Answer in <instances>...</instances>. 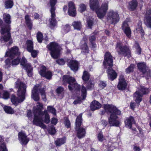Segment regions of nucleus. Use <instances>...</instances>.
I'll return each instance as SVG.
<instances>
[{"label":"nucleus","mask_w":151,"mask_h":151,"mask_svg":"<svg viewBox=\"0 0 151 151\" xmlns=\"http://www.w3.org/2000/svg\"><path fill=\"white\" fill-rule=\"evenodd\" d=\"M43 108V104L39 102H37L36 105L34 107L33 114L34 118L33 123L42 128L45 129L46 126L43 122L48 124L50 121V117L47 110L42 111Z\"/></svg>","instance_id":"1"},{"label":"nucleus","mask_w":151,"mask_h":151,"mask_svg":"<svg viewBox=\"0 0 151 151\" xmlns=\"http://www.w3.org/2000/svg\"><path fill=\"white\" fill-rule=\"evenodd\" d=\"M104 108L108 115H110L108 118V122L110 126L118 127L120 123L117 119L118 115L121 114V111L118 110L116 107L112 105H105Z\"/></svg>","instance_id":"2"},{"label":"nucleus","mask_w":151,"mask_h":151,"mask_svg":"<svg viewBox=\"0 0 151 151\" xmlns=\"http://www.w3.org/2000/svg\"><path fill=\"white\" fill-rule=\"evenodd\" d=\"M15 87L18 89L17 92L18 97H17L15 96L12 95L11 100L12 103L17 105V103L21 102L24 100L27 87L24 83L19 80L16 82Z\"/></svg>","instance_id":"3"},{"label":"nucleus","mask_w":151,"mask_h":151,"mask_svg":"<svg viewBox=\"0 0 151 151\" xmlns=\"http://www.w3.org/2000/svg\"><path fill=\"white\" fill-rule=\"evenodd\" d=\"M112 57L110 53L106 52L105 55L103 65L104 68L108 69L107 71L108 77L110 79L113 81L117 77V74L115 71L112 69L113 66Z\"/></svg>","instance_id":"4"},{"label":"nucleus","mask_w":151,"mask_h":151,"mask_svg":"<svg viewBox=\"0 0 151 151\" xmlns=\"http://www.w3.org/2000/svg\"><path fill=\"white\" fill-rule=\"evenodd\" d=\"M108 3H103L100 8H99V3L98 0H90L91 9L95 10L97 17L100 19H102L105 15L108 9Z\"/></svg>","instance_id":"5"},{"label":"nucleus","mask_w":151,"mask_h":151,"mask_svg":"<svg viewBox=\"0 0 151 151\" xmlns=\"http://www.w3.org/2000/svg\"><path fill=\"white\" fill-rule=\"evenodd\" d=\"M63 80L64 83L69 84L68 87L70 91L76 92L80 91L81 86L76 83L74 78L68 75H64L63 76Z\"/></svg>","instance_id":"6"},{"label":"nucleus","mask_w":151,"mask_h":151,"mask_svg":"<svg viewBox=\"0 0 151 151\" xmlns=\"http://www.w3.org/2000/svg\"><path fill=\"white\" fill-rule=\"evenodd\" d=\"M82 123V114L77 117L75 122V129L77 131V136L80 139L85 136L86 131L84 128L80 127Z\"/></svg>","instance_id":"7"},{"label":"nucleus","mask_w":151,"mask_h":151,"mask_svg":"<svg viewBox=\"0 0 151 151\" xmlns=\"http://www.w3.org/2000/svg\"><path fill=\"white\" fill-rule=\"evenodd\" d=\"M10 25L3 24L1 27L0 32L2 35L6 33V35L2 36L0 38V41L1 42H7L11 39L10 30Z\"/></svg>","instance_id":"8"},{"label":"nucleus","mask_w":151,"mask_h":151,"mask_svg":"<svg viewBox=\"0 0 151 151\" xmlns=\"http://www.w3.org/2000/svg\"><path fill=\"white\" fill-rule=\"evenodd\" d=\"M40 93L42 98L45 100L46 98L45 91L43 88H40V86H35L32 90V97L35 101H38L40 99L39 93Z\"/></svg>","instance_id":"9"},{"label":"nucleus","mask_w":151,"mask_h":151,"mask_svg":"<svg viewBox=\"0 0 151 151\" xmlns=\"http://www.w3.org/2000/svg\"><path fill=\"white\" fill-rule=\"evenodd\" d=\"M49 50L50 51V53L53 58H57L60 55V48L58 44L55 42H51L47 46Z\"/></svg>","instance_id":"10"},{"label":"nucleus","mask_w":151,"mask_h":151,"mask_svg":"<svg viewBox=\"0 0 151 151\" xmlns=\"http://www.w3.org/2000/svg\"><path fill=\"white\" fill-rule=\"evenodd\" d=\"M116 49L119 55H122L124 56H127L128 58L131 57L130 51L129 47L126 45L123 46L120 42L117 43Z\"/></svg>","instance_id":"11"},{"label":"nucleus","mask_w":151,"mask_h":151,"mask_svg":"<svg viewBox=\"0 0 151 151\" xmlns=\"http://www.w3.org/2000/svg\"><path fill=\"white\" fill-rule=\"evenodd\" d=\"M119 17L118 13L112 10H110L107 14V20L111 24H115L119 21Z\"/></svg>","instance_id":"12"},{"label":"nucleus","mask_w":151,"mask_h":151,"mask_svg":"<svg viewBox=\"0 0 151 151\" xmlns=\"http://www.w3.org/2000/svg\"><path fill=\"white\" fill-rule=\"evenodd\" d=\"M149 92V91L147 88L140 86L139 91H137L133 95L134 99L136 103L139 104L142 101V95L148 93Z\"/></svg>","instance_id":"13"},{"label":"nucleus","mask_w":151,"mask_h":151,"mask_svg":"<svg viewBox=\"0 0 151 151\" xmlns=\"http://www.w3.org/2000/svg\"><path fill=\"white\" fill-rule=\"evenodd\" d=\"M56 2L57 0H50V4L51 7L50 10L51 17L49 19V22L50 25L53 26H55L57 23L56 20L55 19V7Z\"/></svg>","instance_id":"14"},{"label":"nucleus","mask_w":151,"mask_h":151,"mask_svg":"<svg viewBox=\"0 0 151 151\" xmlns=\"http://www.w3.org/2000/svg\"><path fill=\"white\" fill-rule=\"evenodd\" d=\"M19 49L16 46H14L8 49L7 50L5 55V57H9L11 59L15 58L16 56H19L20 52L19 51Z\"/></svg>","instance_id":"15"},{"label":"nucleus","mask_w":151,"mask_h":151,"mask_svg":"<svg viewBox=\"0 0 151 151\" xmlns=\"http://www.w3.org/2000/svg\"><path fill=\"white\" fill-rule=\"evenodd\" d=\"M137 66L139 70L144 74V76L148 78L151 76V71L147 67L144 63H139Z\"/></svg>","instance_id":"16"},{"label":"nucleus","mask_w":151,"mask_h":151,"mask_svg":"<svg viewBox=\"0 0 151 151\" xmlns=\"http://www.w3.org/2000/svg\"><path fill=\"white\" fill-rule=\"evenodd\" d=\"M20 64L26 70L28 76L29 77H31L32 75L33 68L29 63H27V60L24 58H22L20 61Z\"/></svg>","instance_id":"17"},{"label":"nucleus","mask_w":151,"mask_h":151,"mask_svg":"<svg viewBox=\"0 0 151 151\" xmlns=\"http://www.w3.org/2000/svg\"><path fill=\"white\" fill-rule=\"evenodd\" d=\"M127 86V84L124 79V76L122 75L120 76L119 82L117 85V88L119 90H125Z\"/></svg>","instance_id":"18"},{"label":"nucleus","mask_w":151,"mask_h":151,"mask_svg":"<svg viewBox=\"0 0 151 151\" xmlns=\"http://www.w3.org/2000/svg\"><path fill=\"white\" fill-rule=\"evenodd\" d=\"M81 91V96L82 98H79L78 99L75 100L73 102L74 104L75 105L79 104L81 100H84L86 98V96L87 92L85 87L83 86H82Z\"/></svg>","instance_id":"19"},{"label":"nucleus","mask_w":151,"mask_h":151,"mask_svg":"<svg viewBox=\"0 0 151 151\" xmlns=\"http://www.w3.org/2000/svg\"><path fill=\"white\" fill-rule=\"evenodd\" d=\"M40 74L42 76L45 77L48 79L51 78L52 76L51 72L46 70V68L45 66L42 67V69L39 72Z\"/></svg>","instance_id":"20"},{"label":"nucleus","mask_w":151,"mask_h":151,"mask_svg":"<svg viewBox=\"0 0 151 151\" xmlns=\"http://www.w3.org/2000/svg\"><path fill=\"white\" fill-rule=\"evenodd\" d=\"M19 139L22 145H26L29 141L25 134L23 132L18 134Z\"/></svg>","instance_id":"21"},{"label":"nucleus","mask_w":151,"mask_h":151,"mask_svg":"<svg viewBox=\"0 0 151 151\" xmlns=\"http://www.w3.org/2000/svg\"><path fill=\"white\" fill-rule=\"evenodd\" d=\"M69 9L68 13L69 15L74 17L76 14L75 5L72 2H70L68 3Z\"/></svg>","instance_id":"22"},{"label":"nucleus","mask_w":151,"mask_h":151,"mask_svg":"<svg viewBox=\"0 0 151 151\" xmlns=\"http://www.w3.org/2000/svg\"><path fill=\"white\" fill-rule=\"evenodd\" d=\"M122 28L127 37L129 38L131 36V31L130 28L128 27L127 22L125 21L123 22L122 25Z\"/></svg>","instance_id":"23"},{"label":"nucleus","mask_w":151,"mask_h":151,"mask_svg":"<svg viewBox=\"0 0 151 151\" xmlns=\"http://www.w3.org/2000/svg\"><path fill=\"white\" fill-rule=\"evenodd\" d=\"M78 63L76 60H71L68 63V66L70 69L74 71H76L78 68Z\"/></svg>","instance_id":"24"},{"label":"nucleus","mask_w":151,"mask_h":151,"mask_svg":"<svg viewBox=\"0 0 151 151\" xmlns=\"http://www.w3.org/2000/svg\"><path fill=\"white\" fill-rule=\"evenodd\" d=\"M87 40V38L86 36L83 37V40L81 42V48L84 50V52H88V47L86 43V41Z\"/></svg>","instance_id":"25"},{"label":"nucleus","mask_w":151,"mask_h":151,"mask_svg":"<svg viewBox=\"0 0 151 151\" xmlns=\"http://www.w3.org/2000/svg\"><path fill=\"white\" fill-rule=\"evenodd\" d=\"M134 122V118L132 116H130L127 118L125 121V125L127 127L130 129L132 128V124Z\"/></svg>","instance_id":"26"},{"label":"nucleus","mask_w":151,"mask_h":151,"mask_svg":"<svg viewBox=\"0 0 151 151\" xmlns=\"http://www.w3.org/2000/svg\"><path fill=\"white\" fill-rule=\"evenodd\" d=\"M101 107V104L97 101H92L90 105V108L92 110L97 109Z\"/></svg>","instance_id":"27"},{"label":"nucleus","mask_w":151,"mask_h":151,"mask_svg":"<svg viewBox=\"0 0 151 151\" xmlns=\"http://www.w3.org/2000/svg\"><path fill=\"white\" fill-rule=\"evenodd\" d=\"M137 6V2L136 0H132L129 4L128 8L131 10H133L135 9Z\"/></svg>","instance_id":"28"},{"label":"nucleus","mask_w":151,"mask_h":151,"mask_svg":"<svg viewBox=\"0 0 151 151\" xmlns=\"http://www.w3.org/2000/svg\"><path fill=\"white\" fill-rule=\"evenodd\" d=\"M72 26L75 29L80 30L82 28L81 22L79 21H74L72 23Z\"/></svg>","instance_id":"29"},{"label":"nucleus","mask_w":151,"mask_h":151,"mask_svg":"<svg viewBox=\"0 0 151 151\" xmlns=\"http://www.w3.org/2000/svg\"><path fill=\"white\" fill-rule=\"evenodd\" d=\"M66 141V138L64 137L61 138H58L55 141V143L57 146H60L65 143Z\"/></svg>","instance_id":"30"},{"label":"nucleus","mask_w":151,"mask_h":151,"mask_svg":"<svg viewBox=\"0 0 151 151\" xmlns=\"http://www.w3.org/2000/svg\"><path fill=\"white\" fill-rule=\"evenodd\" d=\"M144 23L148 27L151 28V16H145Z\"/></svg>","instance_id":"31"},{"label":"nucleus","mask_w":151,"mask_h":151,"mask_svg":"<svg viewBox=\"0 0 151 151\" xmlns=\"http://www.w3.org/2000/svg\"><path fill=\"white\" fill-rule=\"evenodd\" d=\"M25 19L26 24L28 27L30 29L32 27V22L31 19L29 18V17L28 15H26L25 16Z\"/></svg>","instance_id":"32"},{"label":"nucleus","mask_w":151,"mask_h":151,"mask_svg":"<svg viewBox=\"0 0 151 151\" xmlns=\"http://www.w3.org/2000/svg\"><path fill=\"white\" fill-rule=\"evenodd\" d=\"M3 19L4 21L8 24L10 25L11 23V17L9 14H5L3 15Z\"/></svg>","instance_id":"33"},{"label":"nucleus","mask_w":151,"mask_h":151,"mask_svg":"<svg viewBox=\"0 0 151 151\" xmlns=\"http://www.w3.org/2000/svg\"><path fill=\"white\" fill-rule=\"evenodd\" d=\"M114 149V147L111 146V143H110L103 146L102 150L103 151H111Z\"/></svg>","instance_id":"34"},{"label":"nucleus","mask_w":151,"mask_h":151,"mask_svg":"<svg viewBox=\"0 0 151 151\" xmlns=\"http://www.w3.org/2000/svg\"><path fill=\"white\" fill-rule=\"evenodd\" d=\"M27 49L29 52L32 51L33 50V43L30 40H28L27 41Z\"/></svg>","instance_id":"35"},{"label":"nucleus","mask_w":151,"mask_h":151,"mask_svg":"<svg viewBox=\"0 0 151 151\" xmlns=\"http://www.w3.org/2000/svg\"><path fill=\"white\" fill-rule=\"evenodd\" d=\"M13 5V2L12 0H7L5 2V6L7 9L12 8Z\"/></svg>","instance_id":"36"},{"label":"nucleus","mask_w":151,"mask_h":151,"mask_svg":"<svg viewBox=\"0 0 151 151\" xmlns=\"http://www.w3.org/2000/svg\"><path fill=\"white\" fill-rule=\"evenodd\" d=\"M4 109L5 112L9 114H13L14 113V111L13 109L10 106H5Z\"/></svg>","instance_id":"37"},{"label":"nucleus","mask_w":151,"mask_h":151,"mask_svg":"<svg viewBox=\"0 0 151 151\" xmlns=\"http://www.w3.org/2000/svg\"><path fill=\"white\" fill-rule=\"evenodd\" d=\"M96 39L95 36L94 34H92L89 37V40L91 42L92 47L95 48L96 47V44L93 42Z\"/></svg>","instance_id":"38"},{"label":"nucleus","mask_w":151,"mask_h":151,"mask_svg":"<svg viewBox=\"0 0 151 151\" xmlns=\"http://www.w3.org/2000/svg\"><path fill=\"white\" fill-rule=\"evenodd\" d=\"M15 58V59L12 61V64L13 65H17L20 62V58L19 56H16Z\"/></svg>","instance_id":"39"},{"label":"nucleus","mask_w":151,"mask_h":151,"mask_svg":"<svg viewBox=\"0 0 151 151\" xmlns=\"http://www.w3.org/2000/svg\"><path fill=\"white\" fill-rule=\"evenodd\" d=\"M47 111L52 113L53 115H56V110L55 108L51 106H48L47 107Z\"/></svg>","instance_id":"40"},{"label":"nucleus","mask_w":151,"mask_h":151,"mask_svg":"<svg viewBox=\"0 0 151 151\" xmlns=\"http://www.w3.org/2000/svg\"><path fill=\"white\" fill-rule=\"evenodd\" d=\"M89 78V75L88 72L86 71H84L82 76L83 79L85 81H87Z\"/></svg>","instance_id":"41"},{"label":"nucleus","mask_w":151,"mask_h":151,"mask_svg":"<svg viewBox=\"0 0 151 151\" xmlns=\"http://www.w3.org/2000/svg\"><path fill=\"white\" fill-rule=\"evenodd\" d=\"M70 29V26L68 24H66L63 27L61 31L63 33L65 34L69 31Z\"/></svg>","instance_id":"42"},{"label":"nucleus","mask_w":151,"mask_h":151,"mask_svg":"<svg viewBox=\"0 0 151 151\" xmlns=\"http://www.w3.org/2000/svg\"><path fill=\"white\" fill-rule=\"evenodd\" d=\"M135 67L134 65L131 64L125 70V71L127 73H129L133 71V69Z\"/></svg>","instance_id":"43"},{"label":"nucleus","mask_w":151,"mask_h":151,"mask_svg":"<svg viewBox=\"0 0 151 151\" xmlns=\"http://www.w3.org/2000/svg\"><path fill=\"white\" fill-rule=\"evenodd\" d=\"M37 39L38 42L41 43L42 42L43 39L42 34L40 32H38L37 34Z\"/></svg>","instance_id":"44"},{"label":"nucleus","mask_w":151,"mask_h":151,"mask_svg":"<svg viewBox=\"0 0 151 151\" xmlns=\"http://www.w3.org/2000/svg\"><path fill=\"white\" fill-rule=\"evenodd\" d=\"M134 46L135 48L136 49L137 53L138 54H140L141 52V49L137 42H135Z\"/></svg>","instance_id":"45"},{"label":"nucleus","mask_w":151,"mask_h":151,"mask_svg":"<svg viewBox=\"0 0 151 151\" xmlns=\"http://www.w3.org/2000/svg\"><path fill=\"white\" fill-rule=\"evenodd\" d=\"M106 82L103 81H100L99 84V88L100 89H102L106 86Z\"/></svg>","instance_id":"46"},{"label":"nucleus","mask_w":151,"mask_h":151,"mask_svg":"<svg viewBox=\"0 0 151 151\" xmlns=\"http://www.w3.org/2000/svg\"><path fill=\"white\" fill-rule=\"evenodd\" d=\"M87 22L88 27L91 28L93 24V19L92 18L87 19Z\"/></svg>","instance_id":"47"},{"label":"nucleus","mask_w":151,"mask_h":151,"mask_svg":"<svg viewBox=\"0 0 151 151\" xmlns=\"http://www.w3.org/2000/svg\"><path fill=\"white\" fill-rule=\"evenodd\" d=\"M5 65H4L5 67L6 68H8L10 67L12 63H11L10 60L9 59H6L5 61Z\"/></svg>","instance_id":"48"},{"label":"nucleus","mask_w":151,"mask_h":151,"mask_svg":"<svg viewBox=\"0 0 151 151\" xmlns=\"http://www.w3.org/2000/svg\"><path fill=\"white\" fill-rule=\"evenodd\" d=\"M3 95V98L5 99H7L9 98V93L6 91H4Z\"/></svg>","instance_id":"49"},{"label":"nucleus","mask_w":151,"mask_h":151,"mask_svg":"<svg viewBox=\"0 0 151 151\" xmlns=\"http://www.w3.org/2000/svg\"><path fill=\"white\" fill-rule=\"evenodd\" d=\"M64 124L65 126L68 128H69L70 126V123L69 120L67 118H66L64 119Z\"/></svg>","instance_id":"50"},{"label":"nucleus","mask_w":151,"mask_h":151,"mask_svg":"<svg viewBox=\"0 0 151 151\" xmlns=\"http://www.w3.org/2000/svg\"><path fill=\"white\" fill-rule=\"evenodd\" d=\"M49 132L51 134H54L56 132L55 128L53 126L51 127L48 129Z\"/></svg>","instance_id":"51"},{"label":"nucleus","mask_w":151,"mask_h":151,"mask_svg":"<svg viewBox=\"0 0 151 151\" xmlns=\"http://www.w3.org/2000/svg\"><path fill=\"white\" fill-rule=\"evenodd\" d=\"M86 6L83 4H82L80 5L79 10L81 12H82L86 10Z\"/></svg>","instance_id":"52"},{"label":"nucleus","mask_w":151,"mask_h":151,"mask_svg":"<svg viewBox=\"0 0 151 151\" xmlns=\"http://www.w3.org/2000/svg\"><path fill=\"white\" fill-rule=\"evenodd\" d=\"M64 91L63 88L61 86L59 87L56 89L57 93L58 94H62L63 93Z\"/></svg>","instance_id":"53"},{"label":"nucleus","mask_w":151,"mask_h":151,"mask_svg":"<svg viewBox=\"0 0 151 151\" xmlns=\"http://www.w3.org/2000/svg\"><path fill=\"white\" fill-rule=\"evenodd\" d=\"M56 61L57 63L61 65H64L65 63V61L62 59H58Z\"/></svg>","instance_id":"54"},{"label":"nucleus","mask_w":151,"mask_h":151,"mask_svg":"<svg viewBox=\"0 0 151 151\" xmlns=\"http://www.w3.org/2000/svg\"><path fill=\"white\" fill-rule=\"evenodd\" d=\"M98 140L99 141L101 142L104 140L103 135L102 133H100L98 134L97 136Z\"/></svg>","instance_id":"55"},{"label":"nucleus","mask_w":151,"mask_h":151,"mask_svg":"<svg viewBox=\"0 0 151 151\" xmlns=\"http://www.w3.org/2000/svg\"><path fill=\"white\" fill-rule=\"evenodd\" d=\"M0 151H8L5 144H3L0 145Z\"/></svg>","instance_id":"56"},{"label":"nucleus","mask_w":151,"mask_h":151,"mask_svg":"<svg viewBox=\"0 0 151 151\" xmlns=\"http://www.w3.org/2000/svg\"><path fill=\"white\" fill-rule=\"evenodd\" d=\"M31 53L32 56L33 58L35 57L37 55V52L36 50H32V51L29 52Z\"/></svg>","instance_id":"57"},{"label":"nucleus","mask_w":151,"mask_h":151,"mask_svg":"<svg viewBox=\"0 0 151 151\" xmlns=\"http://www.w3.org/2000/svg\"><path fill=\"white\" fill-rule=\"evenodd\" d=\"M57 122L58 120L56 118L53 117L52 119L51 120V123L52 124H54V125H56Z\"/></svg>","instance_id":"58"},{"label":"nucleus","mask_w":151,"mask_h":151,"mask_svg":"<svg viewBox=\"0 0 151 151\" xmlns=\"http://www.w3.org/2000/svg\"><path fill=\"white\" fill-rule=\"evenodd\" d=\"M145 16H150V15L151 14V9H147L145 13Z\"/></svg>","instance_id":"59"},{"label":"nucleus","mask_w":151,"mask_h":151,"mask_svg":"<svg viewBox=\"0 0 151 151\" xmlns=\"http://www.w3.org/2000/svg\"><path fill=\"white\" fill-rule=\"evenodd\" d=\"M94 84H93L91 83H90L87 86V88L89 89H91L93 88V87Z\"/></svg>","instance_id":"60"},{"label":"nucleus","mask_w":151,"mask_h":151,"mask_svg":"<svg viewBox=\"0 0 151 151\" xmlns=\"http://www.w3.org/2000/svg\"><path fill=\"white\" fill-rule=\"evenodd\" d=\"M133 149L134 151H140L141 149L139 147L136 146H134Z\"/></svg>","instance_id":"61"},{"label":"nucleus","mask_w":151,"mask_h":151,"mask_svg":"<svg viewBox=\"0 0 151 151\" xmlns=\"http://www.w3.org/2000/svg\"><path fill=\"white\" fill-rule=\"evenodd\" d=\"M27 116L29 118H31L32 116V113L31 110H29L28 111Z\"/></svg>","instance_id":"62"},{"label":"nucleus","mask_w":151,"mask_h":151,"mask_svg":"<svg viewBox=\"0 0 151 151\" xmlns=\"http://www.w3.org/2000/svg\"><path fill=\"white\" fill-rule=\"evenodd\" d=\"M138 31L139 32H140L141 34V35L142 36H143L144 35V30H143L142 28L141 27H140L139 28V29H138Z\"/></svg>","instance_id":"63"},{"label":"nucleus","mask_w":151,"mask_h":151,"mask_svg":"<svg viewBox=\"0 0 151 151\" xmlns=\"http://www.w3.org/2000/svg\"><path fill=\"white\" fill-rule=\"evenodd\" d=\"M135 104L134 102H131L130 104V106L131 108L134 109L135 108Z\"/></svg>","instance_id":"64"}]
</instances>
